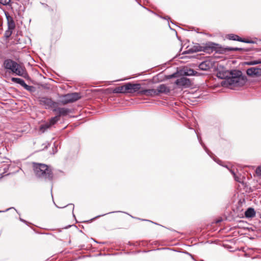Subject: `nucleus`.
<instances>
[{
  "label": "nucleus",
  "mask_w": 261,
  "mask_h": 261,
  "mask_svg": "<svg viewBox=\"0 0 261 261\" xmlns=\"http://www.w3.org/2000/svg\"><path fill=\"white\" fill-rule=\"evenodd\" d=\"M245 83V79L242 76V73L240 70H231V75H229L226 80L221 82V85L224 87L229 86H241Z\"/></svg>",
  "instance_id": "obj_1"
},
{
  "label": "nucleus",
  "mask_w": 261,
  "mask_h": 261,
  "mask_svg": "<svg viewBox=\"0 0 261 261\" xmlns=\"http://www.w3.org/2000/svg\"><path fill=\"white\" fill-rule=\"evenodd\" d=\"M33 165L34 173L37 177L48 180L53 179V173L48 166L36 163H33Z\"/></svg>",
  "instance_id": "obj_2"
},
{
  "label": "nucleus",
  "mask_w": 261,
  "mask_h": 261,
  "mask_svg": "<svg viewBox=\"0 0 261 261\" xmlns=\"http://www.w3.org/2000/svg\"><path fill=\"white\" fill-rule=\"evenodd\" d=\"M3 67L6 72L15 74L18 76H23L25 71L20 65L16 61L10 59L4 60Z\"/></svg>",
  "instance_id": "obj_3"
},
{
  "label": "nucleus",
  "mask_w": 261,
  "mask_h": 261,
  "mask_svg": "<svg viewBox=\"0 0 261 261\" xmlns=\"http://www.w3.org/2000/svg\"><path fill=\"white\" fill-rule=\"evenodd\" d=\"M39 102L40 105L43 106L46 109H52L53 110L57 106V102L47 97H39Z\"/></svg>",
  "instance_id": "obj_4"
},
{
  "label": "nucleus",
  "mask_w": 261,
  "mask_h": 261,
  "mask_svg": "<svg viewBox=\"0 0 261 261\" xmlns=\"http://www.w3.org/2000/svg\"><path fill=\"white\" fill-rule=\"evenodd\" d=\"M63 97L64 99L62 101V102L63 104L66 105L78 100L81 98V96L80 93L74 92L65 94L63 96Z\"/></svg>",
  "instance_id": "obj_5"
},
{
  "label": "nucleus",
  "mask_w": 261,
  "mask_h": 261,
  "mask_svg": "<svg viewBox=\"0 0 261 261\" xmlns=\"http://www.w3.org/2000/svg\"><path fill=\"white\" fill-rule=\"evenodd\" d=\"M141 86L140 84H133L132 83H127L125 84V90L126 93H134L141 90Z\"/></svg>",
  "instance_id": "obj_6"
},
{
  "label": "nucleus",
  "mask_w": 261,
  "mask_h": 261,
  "mask_svg": "<svg viewBox=\"0 0 261 261\" xmlns=\"http://www.w3.org/2000/svg\"><path fill=\"white\" fill-rule=\"evenodd\" d=\"M214 65V61L208 59L201 62L198 65V68L201 70L207 71L213 68Z\"/></svg>",
  "instance_id": "obj_7"
},
{
  "label": "nucleus",
  "mask_w": 261,
  "mask_h": 261,
  "mask_svg": "<svg viewBox=\"0 0 261 261\" xmlns=\"http://www.w3.org/2000/svg\"><path fill=\"white\" fill-rule=\"evenodd\" d=\"M175 84L179 87H189L191 85L190 80L186 77H181L176 80Z\"/></svg>",
  "instance_id": "obj_8"
},
{
  "label": "nucleus",
  "mask_w": 261,
  "mask_h": 261,
  "mask_svg": "<svg viewBox=\"0 0 261 261\" xmlns=\"http://www.w3.org/2000/svg\"><path fill=\"white\" fill-rule=\"evenodd\" d=\"M246 73L248 76L252 77L261 76V68L251 67L246 70Z\"/></svg>",
  "instance_id": "obj_9"
},
{
  "label": "nucleus",
  "mask_w": 261,
  "mask_h": 261,
  "mask_svg": "<svg viewBox=\"0 0 261 261\" xmlns=\"http://www.w3.org/2000/svg\"><path fill=\"white\" fill-rule=\"evenodd\" d=\"M53 111L56 113L60 118L61 116H64L70 113V109L66 108H57V106L54 108Z\"/></svg>",
  "instance_id": "obj_10"
},
{
  "label": "nucleus",
  "mask_w": 261,
  "mask_h": 261,
  "mask_svg": "<svg viewBox=\"0 0 261 261\" xmlns=\"http://www.w3.org/2000/svg\"><path fill=\"white\" fill-rule=\"evenodd\" d=\"M138 94L140 95H145L147 96L157 95L156 90L153 89L141 90L138 92Z\"/></svg>",
  "instance_id": "obj_11"
},
{
  "label": "nucleus",
  "mask_w": 261,
  "mask_h": 261,
  "mask_svg": "<svg viewBox=\"0 0 261 261\" xmlns=\"http://www.w3.org/2000/svg\"><path fill=\"white\" fill-rule=\"evenodd\" d=\"M155 90L157 95L160 93L167 94L170 92L169 87L164 84L160 85Z\"/></svg>",
  "instance_id": "obj_12"
},
{
  "label": "nucleus",
  "mask_w": 261,
  "mask_h": 261,
  "mask_svg": "<svg viewBox=\"0 0 261 261\" xmlns=\"http://www.w3.org/2000/svg\"><path fill=\"white\" fill-rule=\"evenodd\" d=\"M5 15L7 18L9 30H14L15 28V24L13 18L7 12H5Z\"/></svg>",
  "instance_id": "obj_13"
},
{
  "label": "nucleus",
  "mask_w": 261,
  "mask_h": 261,
  "mask_svg": "<svg viewBox=\"0 0 261 261\" xmlns=\"http://www.w3.org/2000/svg\"><path fill=\"white\" fill-rule=\"evenodd\" d=\"M231 75V71L225 70V71H219L217 73V76L221 79H224L226 80L227 78H228L229 75Z\"/></svg>",
  "instance_id": "obj_14"
},
{
  "label": "nucleus",
  "mask_w": 261,
  "mask_h": 261,
  "mask_svg": "<svg viewBox=\"0 0 261 261\" xmlns=\"http://www.w3.org/2000/svg\"><path fill=\"white\" fill-rule=\"evenodd\" d=\"M200 73L198 72L197 71L191 69V68H187L184 69V75H188V76H199L200 75Z\"/></svg>",
  "instance_id": "obj_15"
},
{
  "label": "nucleus",
  "mask_w": 261,
  "mask_h": 261,
  "mask_svg": "<svg viewBox=\"0 0 261 261\" xmlns=\"http://www.w3.org/2000/svg\"><path fill=\"white\" fill-rule=\"evenodd\" d=\"M255 216V212L254 208L249 207L245 212V216L247 218H251Z\"/></svg>",
  "instance_id": "obj_16"
},
{
  "label": "nucleus",
  "mask_w": 261,
  "mask_h": 261,
  "mask_svg": "<svg viewBox=\"0 0 261 261\" xmlns=\"http://www.w3.org/2000/svg\"><path fill=\"white\" fill-rule=\"evenodd\" d=\"M113 92L114 93H126V90H125V84L115 88L113 90Z\"/></svg>",
  "instance_id": "obj_17"
},
{
  "label": "nucleus",
  "mask_w": 261,
  "mask_h": 261,
  "mask_svg": "<svg viewBox=\"0 0 261 261\" xmlns=\"http://www.w3.org/2000/svg\"><path fill=\"white\" fill-rule=\"evenodd\" d=\"M227 38L229 40L238 41L240 42L243 41V38L240 37L238 35L233 34H228L227 36Z\"/></svg>",
  "instance_id": "obj_18"
},
{
  "label": "nucleus",
  "mask_w": 261,
  "mask_h": 261,
  "mask_svg": "<svg viewBox=\"0 0 261 261\" xmlns=\"http://www.w3.org/2000/svg\"><path fill=\"white\" fill-rule=\"evenodd\" d=\"M11 81L13 82L20 84L23 87H24V85L26 84L24 81L20 78L12 77Z\"/></svg>",
  "instance_id": "obj_19"
},
{
  "label": "nucleus",
  "mask_w": 261,
  "mask_h": 261,
  "mask_svg": "<svg viewBox=\"0 0 261 261\" xmlns=\"http://www.w3.org/2000/svg\"><path fill=\"white\" fill-rule=\"evenodd\" d=\"M261 63V59H258V60H252L250 61H247L245 62V65H257L258 64Z\"/></svg>",
  "instance_id": "obj_20"
},
{
  "label": "nucleus",
  "mask_w": 261,
  "mask_h": 261,
  "mask_svg": "<svg viewBox=\"0 0 261 261\" xmlns=\"http://www.w3.org/2000/svg\"><path fill=\"white\" fill-rule=\"evenodd\" d=\"M197 138H198L199 143L202 145V146L203 147V148H204L205 151L207 153V154L210 155V151L208 150V149L207 148L206 146L202 142L201 137L199 136V135L198 134H197Z\"/></svg>",
  "instance_id": "obj_21"
},
{
  "label": "nucleus",
  "mask_w": 261,
  "mask_h": 261,
  "mask_svg": "<svg viewBox=\"0 0 261 261\" xmlns=\"http://www.w3.org/2000/svg\"><path fill=\"white\" fill-rule=\"evenodd\" d=\"M25 90L27 91L33 93L36 91V88L34 86H29L27 84L24 85L23 87Z\"/></svg>",
  "instance_id": "obj_22"
},
{
  "label": "nucleus",
  "mask_w": 261,
  "mask_h": 261,
  "mask_svg": "<svg viewBox=\"0 0 261 261\" xmlns=\"http://www.w3.org/2000/svg\"><path fill=\"white\" fill-rule=\"evenodd\" d=\"M51 126L49 122H47L45 124H43L40 126V130L42 132H44L46 130L49 128Z\"/></svg>",
  "instance_id": "obj_23"
},
{
  "label": "nucleus",
  "mask_w": 261,
  "mask_h": 261,
  "mask_svg": "<svg viewBox=\"0 0 261 261\" xmlns=\"http://www.w3.org/2000/svg\"><path fill=\"white\" fill-rule=\"evenodd\" d=\"M60 119V118L59 117V116L57 115L54 117H52L50 120L49 123L50 124L51 126L55 124L56 123H57Z\"/></svg>",
  "instance_id": "obj_24"
},
{
  "label": "nucleus",
  "mask_w": 261,
  "mask_h": 261,
  "mask_svg": "<svg viewBox=\"0 0 261 261\" xmlns=\"http://www.w3.org/2000/svg\"><path fill=\"white\" fill-rule=\"evenodd\" d=\"M226 167L227 168H228V169L229 170L230 172L231 173V174L233 175V177H234V179H235L236 181H238V182H241V181H240V178H239L238 176H236V173H235L234 171L232 169H229L227 166H226Z\"/></svg>",
  "instance_id": "obj_25"
},
{
  "label": "nucleus",
  "mask_w": 261,
  "mask_h": 261,
  "mask_svg": "<svg viewBox=\"0 0 261 261\" xmlns=\"http://www.w3.org/2000/svg\"><path fill=\"white\" fill-rule=\"evenodd\" d=\"M226 50L228 51H240L242 50V48H238V47H227L226 48Z\"/></svg>",
  "instance_id": "obj_26"
},
{
  "label": "nucleus",
  "mask_w": 261,
  "mask_h": 261,
  "mask_svg": "<svg viewBox=\"0 0 261 261\" xmlns=\"http://www.w3.org/2000/svg\"><path fill=\"white\" fill-rule=\"evenodd\" d=\"M13 30H9V29L8 30H7L5 33V37L8 38L9 37H10L11 35H12Z\"/></svg>",
  "instance_id": "obj_27"
},
{
  "label": "nucleus",
  "mask_w": 261,
  "mask_h": 261,
  "mask_svg": "<svg viewBox=\"0 0 261 261\" xmlns=\"http://www.w3.org/2000/svg\"><path fill=\"white\" fill-rule=\"evenodd\" d=\"M11 0H0V4L4 6L9 5Z\"/></svg>",
  "instance_id": "obj_28"
},
{
  "label": "nucleus",
  "mask_w": 261,
  "mask_h": 261,
  "mask_svg": "<svg viewBox=\"0 0 261 261\" xmlns=\"http://www.w3.org/2000/svg\"><path fill=\"white\" fill-rule=\"evenodd\" d=\"M241 42L250 44H254L256 43L254 41H253L252 40L246 39L244 38H243V41H241Z\"/></svg>",
  "instance_id": "obj_29"
},
{
  "label": "nucleus",
  "mask_w": 261,
  "mask_h": 261,
  "mask_svg": "<svg viewBox=\"0 0 261 261\" xmlns=\"http://www.w3.org/2000/svg\"><path fill=\"white\" fill-rule=\"evenodd\" d=\"M201 47H194V48H191L190 49H189V50L190 51V52H196V51H201Z\"/></svg>",
  "instance_id": "obj_30"
},
{
  "label": "nucleus",
  "mask_w": 261,
  "mask_h": 261,
  "mask_svg": "<svg viewBox=\"0 0 261 261\" xmlns=\"http://www.w3.org/2000/svg\"><path fill=\"white\" fill-rule=\"evenodd\" d=\"M256 173L258 176L261 177V167H258L256 169Z\"/></svg>",
  "instance_id": "obj_31"
},
{
  "label": "nucleus",
  "mask_w": 261,
  "mask_h": 261,
  "mask_svg": "<svg viewBox=\"0 0 261 261\" xmlns=\"http://www.w3.org/2000/svg\"><path fill=\"white\" fill-rule=\"evenodd\" d=\"M116 212H109V213H106V214H103V215H99V216H98L96 217V218H98V217H101V216H103L106 215H107V214H111V213H115ZM117 212H121V211H118Z\"/></svg>",
  "instance_id": "obj_32"
},
{
  "label": "nucleus",
  "mask_w": 261,
  "mask_h": 261,
  "mask_svg": "<svg viewBox=\"0 0 261 261\" xmlns=\"http://www.w3.org/2000/svg\"><path fill=\"white\" fill-rule=\"evenodd\" d=\"M65 206H66V205H65ZM67 206H71L73 215H74L73 214L74 205L73 204H67ZM73 216H74V215H73Z\"/></svg>",
  "instance_id": "obj_33"
},
{
  "label": "nucleus",
  "mask_w": 261,
  "mask_h": 261,
  "mask_svg": "<svg viewBox=\"0 0 261 261\" xmlns=\"http://www.w3.org/2000/svg\"><path fill=\"white\" fill-rule=\"evenodd\" d=\"M176 73H173L170 75V78L175 77H176Z\"/></svg>",
  "instance_id": "obj_34"
},
{
  "label": "nucleus",
  "mask_w": 261,
  "mask_h": 261,
  "mask_svg": "<svg viewBox=\"0 0 261 261\" xmlns=\"http://www.w3.org/2000/svg\"><path fill=\"white\" fill-rule=\"evenodd\" d=\"M20 220L21 221V222H23L24 223H27V221L22 219H21V218H19Z\"/></svg>",
  "instance_id": "obj_35"
},
{
  "label": "nucleus",
  "mask_w": 261,
  "mask_h": 261,
  "mask_svg": "<svg viewBox=\"0 0 261 261\" xmlns=\"http://www.w3.org/2000/svg\"><path fill=\"white\" fill-rule=\"evenodd\" d=\"M10 208H7L6 211H0V213L5 212L9 211Z\"/></svg>",
  "instance_id": "obj_36"
},
{
  "label": "nucleus",
  "mask_w": 261,
  "mask_h": 261,
  "mask_svg": "<svg viewBox=\"0 0 261 261\" xmlns=\"http://www.w3.org/2000/svg\"><path fill=\"white\" fill-rule=\"evenodd\" d=\"M221 221H222V219H219V220H217L216 221V223H219V222H221Z\"/></svg>",
  "instance_id": "obj_37"
},
{
  "label": "nucleus",
  "mask_w": 261,
  "mask_h": 261,
  "mask_svg": "<svg viewBox=\"0 0 261 261\" xmlns=\"http://www.w3.org/2000/svg\"><path fill=\"white\" fill-rule=\"evenodd\" d=\"M20 44L21 43L20 42V39H18V40L17 41V42L16 43V44Z\"/></svg>",
  "instance_id": "obj_38"
},
{
  "label": "nucleus",
  "mask_w": 261,
  "mask_h": 261,
  "mask_svg": "<svg viewBox=\"0 0 261 261\" xmlns=\"http://www.w3.org/2000/svg\"><path fill=\"white\" fill-rule=\"evenodd\" d=\"M56 207H59V208H64V207H66V206H64L63 207H58V205H56Z\"/></svg>",
  "instance_id": "obj_39"
}]
</instances>
